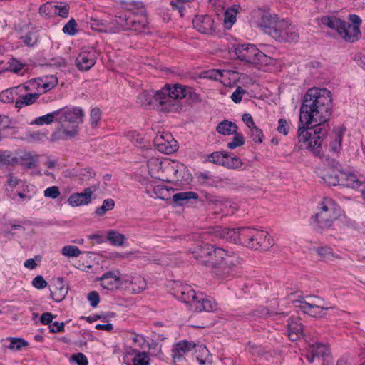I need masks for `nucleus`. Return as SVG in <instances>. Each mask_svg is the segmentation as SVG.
Instances as JSON below:
<instances>
[{
  "mask_svg": "<svg viewBox=\"0 0 365 365\" xmlns=\"http://www.w3.org/2000/svg\"><path fill=\"white\" fill-rule=\"evenodd\" d=\"M332 108L331 92L326 88H311L304 96L300 108L297 130L301 146L315 155H322V143L327 134L329 120Z\"/></svg>",
  "mask_w": 365,
  "mask_h": 365,
  "instance_id": "f257e3e1",
  "label": "nucleus"
},
{
  "mask_svg": "<svg viewBox=\"0 0 365 365\" xmlns=\"http://www.w3.org/2000/svg\"><path fill=\"white\" fill-rule=\"evenodd\" d=\"M215 234L222 239L234 243H241L250 250L266 251L272 245L273 240L267 232L258 231L252 227H241L236 229L217 227Z\"/></svg>",
  "mask_w": 365,
  "mask_h": 365,
  "instance_id": "f03ea898",
  "label": "nucleus"
},
{
  "mask_svg": "<svg viewBox=\"0 0 365 365\" xmlns=\"http://www.w3.org/2000/svg\"><path fill=\"white\" fill-rule=\"evenodd\" d=\"M170 293L178 300L186 304L190 309L196 312H209L217 309V303L212 297L196 292L190 284L173 282Z\"/></svg>",
  "mask_w": 365,
  "mask_h": 365,
  "instance_id": "7ed1b4c3",
  "label": "nucleus"
},
{
  "mask_svg": "<svg viewBox=\"0 0 365 365\" xmlns=\"http://www.w3.org/2000/svg\"><path fill=\"white\" fill-rule=\"evenodd\" d=\"M58 122L61 125L51 135L53 141L66 140L74 137L78 133V124L82 123L83 110L79 108H61Z\"/></svg>",
  "mask_w": 365,
  "mask_h": 365,
  "instance_id": "20e7f679",
  "label": "nucleus"
},
{
  "mask_svg": "<svg viewBox=\"0 0 365 365\" xmlns=\"http://www.w3.org/2000/svg\"><path fill=\"white\" fill-rule=\"evenodd\" d=\"M192 93V88L182 85L175 84L173 86L166 85L162 89L159 90L158 101L161 111L176 112L182 109V106L179 103L181 100Z\"/></svg>",
  "mask_w": 365,
  "mask_h": 365,
  "instance_id": "39448f33",
  "label": "nucleus"
},
{
  "mask_svg": "<svg viewBox=\"0 0 365 365\" xmlns=\"http://www.w3.org/2000/svg\"><path fill=\"white\" fill-rule=\"evenodd\" d=\"M148 172L151 177L163 180L165 172H173L177 180H188L190 174L182 164H175L167 159L160 160L152 158L147 162Z\"/></svg>",
  "mask_w": 365,
  "mask_h": 365,
  "instance_id": "423d86ee",
  "label": "nucleus"
},
{
  "mask_svg": "<svg viewBox=\"0 0 365 365\" xmlns=\"http://www.w3.org/2000/svg\"><path fill=\"white\" fill-rule=\"evenodd\" d=\"M339 215V209L331 199H324L319 211L312 217V223L321 230L329 228Z\"/></svg>",
  "mask_w": 365,
  "mask_h": 365,
  "instance_id": "0eeeda50",
  "label": "nucleus"
},
{
  "mask_svg": "<svg viewBox=\"0 0 365 365\" xmlns=\"http://www.w3.org/2000/svg\"><path fill=\"white\" fill-rule=\"evenodd\" d=\"M322 25L337 31V33L346 41L354 42L357 41L361 35L356 26H351L347 22L335 16H324L320 19Z\"/></svg>",
  "mask_w": 365,
  "mask_h": 365,
  "instance_id": "6e6552de",
  "label": "nucleus"
},
{
  "mask_svg": "<svg viewBox=\"0 0 365 365\" xmlns=\"http://www.w3.org/2000/svg\"><path fill=\"white\" fill-rule=\"evenodd\" d=\"M235 54L241 61L259 66L269 65L272 61L253 44L238 45L235 48Z\"/></svg>",
  "mask_w": 365,
  "mask_h": 365,
  "instance_id": "1a4fd4ad",
  "label": "nucleus"
},
{
  "mask_svg": "<svg viewBox=\"0 0 365 365\" xmlns=\"http://www.w3.org/2000/svg\"><path fill=\"white\" fill-rule=\"evenodd\" d=\"M269 36L280 42L297 41L299 38L295 26L284 19H281L276 29L269 32Z\"/></svg>",
  "mask_w": 365,
  "mask_h": 365,
  "instance_id": "9d476101",
  "label": "nucleus"
},
{
  "mask_svg": "<svg viewBox=\"0 0 365 365\" xmlns=\"http://www.w3.org/2000/svg\"><path fill=\"white\" fill-rule=\"evenodd\" d=\"M324 304L323 299L317 297H312L308 301H299L296 307L299 308L304 314L312 317H322L325 314L324 311L327 309Z\"/></svg>",
  "mask_w": 365,
  "mask_h": 365,
  "instance_id": "9b49d317",
  "label": "nucleus"
},
{
  "mask_svg": "<svg viewBox=\"0 0 365 365\" xmlns=\"http://www.w3.org/2000/svg\"><path fill=\"white\" fill-rule=\"evenodd\" d=\"M112 24L116 25V30L133 31L141 32L145 28V21L136 19L131 14H125L116 16L112 21Z\"/></svg>",
  "mask_w": 365,
  "mask_h": 365,
  "instance_id": "f8f14e48",
  "label": "nucleus"
},
{
  "mask_svg": "<svg viewBox=\"0 0 365 365\" xmlns=\"http://www.w3.org/2000/svg\"><path fill=\"white\" fill-rule=\"evenodd\" d=\"M207 160L232 169L239 168L242 165L240 158L225 152H213L207 156Z\"/></svg>",
  "mask_w": 365,
  "mask_h": 365,
  "instance_id": "ddd939ff",
  "label": "nucleus"
},
{
  "mask_svg": "<svg viewBox=\"0 0 365 365\" xmlns=\"http://www.w3.org/2000/svg\"><path fill=\"white\" fill-rule=\"evenodd\" d=\"M98 53L94 48H85L76 58V66L81 71L90 70L96 63Z\"/></svg>",
  "mask_w": 365,
  "mask_h": 365,
  "instance_id": "4468645a",
  "label": "nucleus"
},
{
  "mask_svg": "<svg viewBox=\"0 0 365 365\" xmlns=\"http://www.w3.org/2000/svg\"><path fill=\"white\" fill-rule=\"evenodd\" d=\"M153 143L158 151L165 154H170L178 148L177 142L169 133L157 134L153 140Z\"/></svg>",
  "mask_w": 365,
  "mask_h": 365,
  "instance_id": "2eb2a0df",
  "label": "nucleus"
},
{
  "mask_svg": "<svg viewBox=\"0 0 365 365\" xmlns=\"http://www.w3.org/2000/svg\"><path fill=\"white\" fill-rule=\"evenodd\" d=\"M158 94L159 90L155 92L153 91H143L137 97V103L140 106L145 108L153 107L161 111L160 107H163V106L160 104V101L158 99Z\"/></svg>",
  "mask_w": 365,
  "mask_h": 365,
  "instance_id": "dca6fc26",
  "label": "nucleus"
},
{
  "mask_svg": "<svg viewBox=\"0 0 365 365\" xmlns=\"http://www.w3.org/2000/svg\"><path fill=\"white\" fill-rule=\"evenodd\" d=\"M124 362L126 365H150V358L145 351L125 350Z\"/></svg>",
  "mask_w": 365,
  "mask_h": 365,
  "instance_id": "f3484780",
  "label": "nucleus"
},
{
  "mask_svg": "<svg viewBox=\"0 0 365 365\" xmlns=\"http://www.w3.org/2000/svg\"><path fill=\"white\" fill-rule=\"evenodd\" d=\"M338 165L339 163L332 160L331 162V169L329 167L322 173L323 181L329 186L340 185L341 173L342 172L339 170Z\"/></svg>",
  "mask_w": 365,
  "mask_h": 365,
  "instance_id": "a211bd4d",
  "label": "nucleus"
},
{
  "mask_svg": "<svg viewBox=\"0 0 365 365\" xmlns=\"http://www.w3.org/2000/svg\"><path fill=\"white\" fill-rule=\"evenodd\" d=\"M93 190L91 187L84 189L83 192L71 194L68 198V202L71 207H79L88 205L92 200Z\"/></svg>",
  "mask_w": 365,
  "mask_h": 365,
  "instance_id": "6ab92c4d",
  "label": "nucleus"
},
{
  "mask_svg": "<svg viewBox=\"0 0 365 365\" xmlns=\"http://www.w3.org/2000/svg\"><path fill=\"white\" fill-rule=\"evenodd\" d=\"M96 281L100 282V286L104 289L110 291L119 289L118 273L108 272L97 278Z\"/></svg>",
  "mask_w": 365,
  "mask_h": 365,
  "instance_id": "aec40b11",
  "label": "nucleus"
},
{
  "mask_svg": "<svg viewBox=\"0 0 365 365\" xmlns=\"http://www.w3.org/2000/svg\"><path fill=\"white\" fill-rule=\"evenodd\" d=\"M192 23L194 27L200 33L210 34L214 30V20L210 16H196Z\"/></svg>",
  "mask_w": 365,
  "mask_h": 365,
  "instance_id": "412c9836",
  "label": "nucleus"
},
{
  "mask_svg": "<svg viewBox=\"0 0 365 365\" xmlns=\"http://www.w3.org/2000/svg\"><path fill=\"white\" fill-rule=\"evenodd\" d=\"M195 347V344L187 341H181L175 344L172 349V356L175 361H180Z\"/></svg>",
  "mask_w": 365,
  "mask_h": 365,
  "instance_id": "4be33fe9",
  "label": "nucleus"
},
{
  "mask_svg": "<svg viewBox=\"0 0 365 365\" xmlns=\"http://www.w3.org/2000/svg\"><path fill=\"white\" fill-rule=\"evenodd\" d=\"M38 155L29 151H21L17 155V164L25 168H34L37 166Z\"/></svg>",
  "mask_w": 365,
  "mask_h": 365,
  "instance_id": "5701e85b",
  "label": "nucleus"
},
{
  "mask_svg": "<svg viewBox=\"0 0 365 365\" xmlns=\"http://www.w3.org/2000/svg\"><path fill=\"white\" fill-rule=\"evenodd\" d=\"M127 343L130 345L126 349L130 351H138V349H145L148 347V342L143 335L132 333L127 337Z\"/></svg>",
  "mask_w": 365,
  "mask_h": 365,
  "instance_id": "b1692460",
  "label": "nucleus"
},
{
  "mask_svg": "<svg viewBox=\"0 0 365 365\" xmlns=\"http://www.w3.org/2000/svg\"><path fill=\"white\" fill-rule=\"evenodd\" d=\"M279 21L280 19L277 15L266 13L262 16L259 26L269 35V32L276 29Z\"/></svg>",
  "mask_w": 365,
  "mask_h": 365,
  "instance_id": "393cba45",
  "label": "nucleus"
},
{
  "mask_svg": "<svg viewBox=\"0 0 365 365\" xmlns=\"http://www.w3.org/2000/svg\"><path fill=\"white\" fill-rule=\"evenodd\" d=\"M303 336V327L298 317H292L288 323V336L292 341Z\"/></svg>",
  "mask_w": 365,
  "mask_h": 365,
  "instance_id": "a878e982",
  "label": "nucleus"
},
{
  "mask_svg": "<svg viewBox=\"0 0 365 365\" xmlns=\"http://www.w3.org/2000/svg\"><path fill=\"white\" fill-rule=\"evenodd\" d=\"M68 293V287L63 279L58 278L55 282L54 289L51 291V296L56 302L62 301Z\"/></svg>",
  "mask_w": 365,
  "mask_h": 365,
  "instance_id": "bb28decb",
  "label": "nucleus"
},
{
  "mask_svg": "<svg viewBox=\"0 0 365 365\" xmlns=\"http://www.w3.org/2000/svg\"><path fill=\"white\" fill-rule=\"evenodd\" d=\"M309 354H306V359L309 363L314 361L315 356H324L329 352V349L327 346L322 344L317 343L309 347Z\"/></svg>",
  "mask_w": 365,
  "mask_h": 365,
  "instance_id": "cd10ccee",
  "label": "nucleus"
},
{
  "mask_svg": "<svg viewBox=\"0 0 365 365\" xmlns=\"http://www.w3.org/2000/svg\"><path fill=\"white\" fill-rule=\"evenodd\" d=\"M362 182L356 175L351 173H341V182L340 185L351 187L353 189H358Z\"/></svg>",
  "mask_w": 365,
  "mask_h": 365,
  "instance_id": "c85d7f7f",
  "label": "nucleus"
},
{
  "mask_svg": "<svg viewBox=\"0 0 365 365\" xmlns=\"http://www.w3.org/2000/svg\"><path fill=\"white\" fill-rule=\"evenodd\" d=\"M241 7L240 5H232L225 11L224 24L227 29H230L236 21L237 14Z\"/></svg>",
  "mask_w": 365,
  "mask_h": 365,
  "instance_id": "c756f323",
  "label": "nucleus"
},
{
  "mask_svg": "<svg viewBox=\"0 0 365 365\" xmlns=\"http://www.w3.org/2000/svg\"><path fill=\"white\" fill-rule=\"evenodd\" d=\"M129 10L132 12L130 13L132 16H134V18H135L136 19H139L140 21H144L145 24L146 23V10L143 2H131L129 4Z\"/></svg>",
  "mask_w": 365,
  "mask_h": 365,
  "instance_id": "7c9ffc66",
  "label": "nucleus"
},
{
  "mask_svg": "<svg viewBox=\"0 0 365 365\" xmlns=\"http://www.w3.org/2000/svg\"><path fill=\"white\" fill-rule=\"evenodd\" d=\"M195 357L200 365H210L212 358L208 349L205 346H197L195 351Z\"/></svg>",
  "mask_w": 365,
  "mask_h": 365,
  "instance_id": "2f4dec72",
  "label": "nucleus"
},
{
  "mask_svg": "<svg viewBox=\"0 0 365 365\" xmlns=\"http://www.w3.org/2000/svg\"><path fill=\"white\" fill-rule=\"evenodd\" d=\"M40 38L38 30L36 28H33L29 31L24 36L21 37V40L29 47H33L37 44Z\"/></svg>",
  "mask_w": 365,
  "mask_h": 365,
  "instance_id": "473e14b6",
  "label": "nucleus"
},
{
  "mask_svg": "<svg viewBox=\"0 0 365 365\" xmlns=\"http://www.w3.org/2000/svg\"><path fill=\"white\" fill-rule=\"evenodd\" d=\"M107 240L111 245L120 247L124 246L126 237L116 230H110L107 232Z\"/></svg>",
  "mask_w": 365,
  "mask_h": 365,
  "instance_id": "72a5a7b5",
  "label": "nucleus"
},
{
  "mask_svg": "<svg viewBox=\"0 0 365 365\" xmlns=\"http://www.w3.org/2000/svg\"><path fill=\"white\" fill-rule=\"evenodd\" d=\"M59 113H60L57 110H55L50 113H48L45 115L40 116V117L36 118L31 123V124L43 125H50L54 121L58 122V120H61V118L58 117Z\"/></svg>",
  "mask_w": 365,
  "mask_h": 365,
  "instance_id": "f704fd0d",
  "label": "nucleus"
},
{
  "mask_svg": "<svg viewBox=\"0 0 365 365\" xmlns=\"http://www.w3.org/2000/svg\"><path fill=\"white\" fill-rule=\"evenodd\" d=\"M197 198L198 194L192 191L178 192L174 194L172 196V200H173V202L178 205H183L186 202L189 201L190 200H196Z\"/></svg>",
  "mask_w": 365,
  "mask_h": 365,
  "instance_id": "c9c22d12",
  "label": "nucleus"
},
{
  "mask_svg": "<svg viewBox=\"0 0 365 365\" xmlns=\"http://www.w3.org/2000/svg\"><path fill=\"white\" fill-rule=\"evenodd\" d=\"M39 97V94L36 93H27L20 96L16 101V108H22L24 106H30L34 103Z\"/></svg>",
  "mask_w": 365,
  "mask_h": 365,
  "instance_id": "e433bc0d",
  "label": "nucleus"
},
{
  "mask_svg": "<svg viewBox=\"0 0 365 365\" xmlns=\"http://www.w3.org/2000/svg\"><path fill=\"white\" fill-rule=\"evenodd\" d=\"M216 130L224 135H229L237 131V126L235 123L226 120L217 125Z\"/></svg>",
  "mask_w": 365,
  "mask_h": 365,
  "instance_id": "4c0bfd02",
  "label": "nucleus"
},
{
  "mask_svg": "<svg viewBox=\"0 0 365 365\" xmlns=\"http://www.w3.org/2000/svg\"><path fill=\"white\" fill-rule=\"evenodd\" d=\"M171 192H173V189L164 185H158L153 188V192L156 197L164 200L172 199Z\"/></svg>",
  "mask_w": 365,
  "mask_h": 365,
  "instance_id": "58836bf2",
  "label": "nucleus"
},
{
  "mask_svg": "<svg viewBox=\"0 0 365 365\" xmlns=\"http://www.w3.org/2000/svg\"><path fill=\"white\" fill-rule=\"evenodd\" d=\"M115 207V201L113 199H106L103 200L101 207H98L95 213L99 216H103L107 211L112 210Z\"/></svg>",
  "mask_w": 365,
  "mask_h": 365,
  "instance_id": "ea45409f",
  "label": "nucleus"
},
{
  "mask_svg": "<svg viewBox=\"0 0 365 365\" xmlns=\"http://www.w3.org/2000/svg\"><path fill=\"white\" fill-rule=\"evenodd\" d=\"M146 287L145 279L138 274H133V284L130 288L134 292H139L143 290Z\"/></svg>",
  "mask_w": 365,
  "mask_h": 365,
  "instance_id": "a19ab883",
  "label": "nucleus"
},
{
  "mask_svg": "<svg viewBox=\"0 0 365 365\" xmlns=\"http://www.w3.org/2000/svg\"><path fill=\"white\" fill-rule=\"evenodd\" d=\"M17 92L15 88H9L0 93V101L9 103L14 101Z\"/></svg>",
  "mask_w": 365,
  "mask_h": 365,
  "instance_id": "79ce46f5",
  "label": "nucleus"
},
{
  "mask_svg": "<svg viewBox=\"0 0 365 365\" xmlns=\"http://www.w3.org/2000/svg\"><path fill=\"white\" fill-rule=\"evenodd\" d=\"M0 163L4 165L17 164V156H14L9 151L0 152Z\"/></svg>",
  "mask_w": 365,
  "mask_h": 365,
  "instance_id": "37998d69",
  "label": "nucleus"
},
{
  "mask_svg": "<svg viewBox=\"0 0 365 365\" xmlns=\"http://www.w3.org/2000/svg\"><path fill=\"white\" fill-rule=\"evenodd\" d=\"M133 274H120L118 273L119 289L130 288L133 284Z\"/></svg>",
  "mask_w": 365,
  "mask_h": 365,
  "instance_id": "c03bdc74",
  "label": "nucleus"
},
{
  "mask_svg": "<svg viewBox=\"0 0 365 365\" xmlns=\"http://www.w3.org/2000/svg\"><path fill=\"white\" fill-rule=\"evenodd\" d=\"M235 134L232 141L227 143V148L230 150L235 149L237 147L243 145L245 144V138L242 133H239L237 131Z\"/></svg>",
  "mask_w": 365,
  "mask_h": 365,
  "instance_id": "a18cd8bd",
  "label": "nucleus"
},
{
  "mask_svg": "<svg viewBox=\"0 0 365 365\" xmlns=\"http://www.w3.org/2000/svg\"><path fill=\"white\" fill-rule=\"evenodd\" d=\"M341 140H342V133L341 132L336 133L334 139L329 144L331 150L333 152L337 153L341 150Z\"/></svg>",
  "mask_w": 365,
  "mask_h": 365,
  "instance_id": "49530a36",
  "label": "nucleus"
},
{
  "mask_svg": "<svg viewBox=\"0 0 365 365\" xmlns=\"http://www.w3.org/2000/svg\"><path fill=\"white\" fill-rule=\"evenodd\" d=\"M76 22L73 19L69 20V21L63 26V31L64 34H67L70 36H73L77 33Z\"/></svg>",
  "mask_w": 365,
  "mask_h": 365,
  "instance_id": "de8ad7c7",
  "label": "nucleus"
},
{
  "mask_svg": "<svg viewBox=\"0 0 365 365\" xmlns=\"http://www.w3.org/2000/svg\"><path fill=\"white\" fill-rule=\"evenodd\" d=\"M71 362H74L77 365H88V361L87 357L82 353L73 354L70 358Z\"/></svg>",
  "mask_w": 365,
  "mask_h": 365,
  "instance_id": "09e8293b",
  "label": "nucleus"
},
{
  "mask_svg": "<svg viewBox=\"0 0 365 365\" xmlns=\"http://www.w3.org/2000/svg\"><path fill=\"white\" fill-rule=\"evenodd\" d=\"M78 175L83 180H87L95 176V172L91 168H81L78 171Z\"/></svg>",
  "mask_w": 365,
  "mask_h": 365,
  "instance_id": "8fccbe9b",
  "label": "nucleus"
},
{
  "mask_svg": "<svg viewBox=\"0 0 365 365\" xmlns=\"http://www.w3.org/2000/svg\"><path fill=\"white\" fill-rule=\"evenodd\" d=\"M44 196L48 198L56 199L60 195L61 192L57 186H51L46 188L43 192Z\"/></svg>",
  "mask_w": 365,
  "mask_h": 365,
  "instance_id": "3c124183",
  "label": "nucleus"
},
{
  "mask_svg": "<svg viewBox=\"0 0 365 365\" xmlns=\"http://www.w3.org/2000/svg\"><path fill=\"white\" fill-rule=\"evenodd\" d=\"M251 133V138L255 143H261L263 141V134L261 129L257 126L250 129Z\"/></svg>",
  "mask_w": 365,
  "mask_h": 365,
  "instance_id": "603ef678",
  "label": "nucleus"
},
{
  "mask_svg": "<svg viewBox=\"0 0 365 365\" xmlns=\"http://www.w3.org/2000/svg\"><path fill=\"white\" fill-rule=\"evenodd\" d=\"M42 257L40 255H36L34 258L28 259L24 262V267L29 269H34L38 263L41 262Z\"/></svg>",
  "mask_w": 365,
  "mask_h": 365,
  "instance_id": "864d4df0",
  "label": "nucleus"
},
{
  "mask_svg": "<svg viewBox=\"0 0 365 365\" xmlns=\"http://www.w3.org/2000/svg\"><path fill=\"white\" fill-rule=\"evenodd\" d=\"M246 93V91L240 86H237L236 90L231 95V99L235 103H238L242 101L243 95Z\"/></svg>",
  "mask_w": 365,
  "mask_h": 365,
  "instance_id": "5fc2aeb1",
  "label": "nucleus"
},
{
  "mask_svg": "<svg viewBox=\"0 0 365 365\" xmlns=\"http://www.w3.org/2000/svg\"><path fill=\"white\" fill-rule=\"evenodd\" d=\"M31 284L34 287L38 289H42L45 288L48 284L47 282L43 279V277L40 275L34 277Z\"/></svg>",
  "mask_w": 365,
  "mask_h": 365,
  "instance_id": "6e6d98bb",
  "label": "nucleus"
},
{
  "mask_svg": "<svg viewBox=\"0 0 365 365\" xmlns=\"http://www.w3.org/2000/svg\"><path fill=\"white\" fill-rule=\"evenodd\" d=\"M91 125L94 127L98 125V123L101 119V110L98 108H94L91 110Z\"/></svg>",
  "mask_w": 365,
  "mask_h": 365,
  "instance_id": "4d7b16f0",
  "label": "nucleus"
},
{
  "mask_svg": "<svg viewBox=\"0 0 365 365\" xmlns=\"http://www.w3.org/2000/svg\"><path fill=\"white\" fill-rule=\"evenodd\" d=\"M55 10L58 11V14L63 17L66 18L69 14V6L68 4H64L63 5L56 4L54 6Z\"/></svg>",
  "mask_w": 365,
  "mask_h": 365,
  "instance_id": "13d9d810",
  "label": "nucleus"
},
{
  "mask_svg": "<svg viewBox=\"0 0 365 365\" xmlns=\"http://www.w3.org/2000/svg\"><path fill=\"white\" fill-rule=\"evenodd\" d=\"M87 299L90 303V305L93 307H97L100 301L99 294L96 291H93L88 293Z\"/></svg>",
  "mask_w": 365,
  "mask_h": 365,
  "instance_id": "bf43d9fd",
  "label": "nucleus"
},
{
  "mask_svg": "<svg viewBox=\"0 0 365 365\" xmlns=\"http://www.w3.org/2000/svg\"><path fill=\"white\" fill-rule=\"evenodd\" d=\"M24 66V64L20 63L19 61L14 58H12L9 62L8 70L14 73H18L23 68Z\"/></svg>",
  "mask_w": 365,
  "mask_h": 365,
  "instance_id": "052dcab7",
  "label": "nucleus"
},
{
  "mask_svg": "<svg viewBox=\"0 0 365 365\" xmlns=\"http://www.w3.org/2000/svg\"><path fill=\"white\" fill-rule=\"evenodd\" d=\"M26 343L20 339H12L9 344V348L13 350H19L21 347L25 346Z\"/></svg>",
  "mask_w": 365,
  "mask_h": 365,
  "instance_id": "680f3d73",
  "label": "nucleus"
},
{
  "mask_svg": "<svg viewBox=\"0 0 365 365\" xmlns=\"http://www.w3.org/2000/svg\"><path fill=\"white\" fill-rule=\"evenodd\" d=\"M277 131L284 135H287L289 130V125L286 120L279 119L278 122Z\"/></svg>",
  "mask_w": 365,
  "mask_h": 365,
  "instance_id": "e2e57ef3",
  "label": "nucleus"
},
{
  "mask_svg": "<svg viewBox=\"0 0 365 365\" xmlns=\"http://www.w3.org/2000/svg\"><path fill=\"white\" fill-rule=\"evenodd\" d=\"M49 328L53 333L63 332L64 331V323L55 322L50 324Z\"/></svg>",
  "mask_w": 365,
  "mask_h": 365,
  "instance_id": "0e129e2a",
  "label": "nucleus"
},
{
  "mask_svg": "<svg viewBox=\"0 0 365 365\" xmlns=\"http://www.w3.org/2000/svg\"><path fill=\"white\" fill-rule=\"evenodd\" d=\"M57 82V78L53 76H51V80L48 82L43 83L41 87L43 88V91L46 92L51 90V88H54L56 86Z\"/></svg>",
  "mask_w": 365,
  "mask_h": 365,
  "instance_id": "69168bd1",
  "label": "nucleus"
},
{
  "mask_svg": "<svg viewBox=\"0 0 365 365\" xmlns=\"http://www.w3.org/2000/svg\"><path fill=\"white\" fill-rule=\"evenodd\" d=\"M7 185L11 187V188H14L16 186L19 185V183L21 182L19 179H18L16 177H14L13 174L10 173L7 176Z\"/></svg>",
  "mask_w": 365,
  "mask_h": 365,
  "instance_id": "338daca9",
  "label": "nucleus"
},
{
  "mask_svg": "<svg viewBox=\"0 0 365 365\" xmlns=\"http://www.w3.org/2000/svg\"><path fill=\"white\" fill-rule=\"evenodd\" d=\"M242 119L250 129L256 126L253 121V118L250 114H249V113L243 114Z\"/></svg>",
  "mask_w": 365,
  "mask_h": 365,
  "instance_id": "774afa93",
  "label": "nucleus"
}]
</instances>
